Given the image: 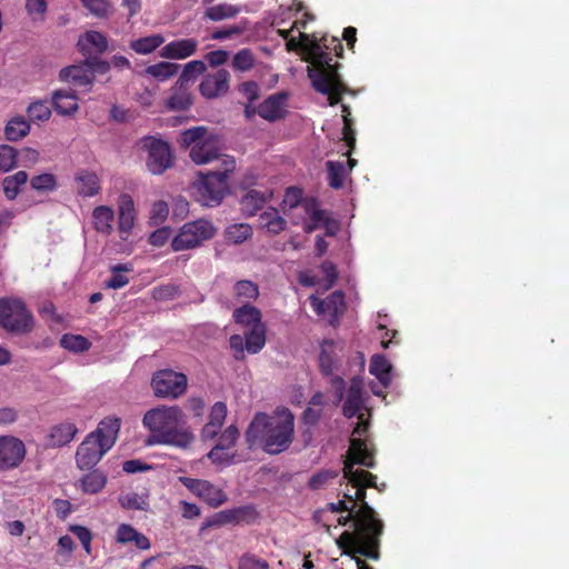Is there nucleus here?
<instances>
[{"instance_id":"1","label":"nucleus","mask_w":569,"mask_h":569,"mask_svg":"<svg viewBox=\"0 0 569 569\" xmlns=\"http://www.w3.org/2000/svg\"><path fill=\"white\" fill-rule=\"evenodd\" d=\"M343 477L356 488L355 496L345 495V497L352 502L351 508L356 510L357 531H343L339 539L347 545L350 552L378 560L383 523L366 501V489L377 487V476L363 469H352V466L347 465L343 467Z\"/></svg>"},{"instance_id":"2","label":"nucleus","mask_w":569,"mask_h":569,"mask_svg":"<svg viewBox=\"0 0 569 569\" xmlns=\"http://www.w3.org/2000/svg\"><path fill=\"white\" fill-rule=\"evenodd\" d=\"M300 38L306 41L305 60L310 64L307 71L312 87L317 92L328 97L330 106L338 104L343 93L352 92L339 73L341 64L332 62L333 56L341 58L343 54L341 40L337 37L325 36L318 41L302 32Z\"/></svg>"},{"instance_id":"3","label":"nucleus","mask_w":569,"mask_h":569,"mask_svg":"<svg viewBox=\"0 0 569 569\" xmlns=\"http://www.w3.org/2000/svg\"><path fill=\"white\" fill-rule=\"evenodd\" d=\"M189 156L197 164L219 161L217 170L198 172L191 190L196 200L204 207H218L230 192L228 177L236 169L233 157L221 153L214 144H192Z\"/></svg>"},{"instance_id":"4","label":"nucleus","mask_w":569,"mask_h":569,"mask_svg":"<svg viewBox=\"0 0 569 569\" xmlns=\"http://www.w3.org/2000/svg\"><path fill=\"white\" fill-rule=\"evenodd\" d=\"M244 439L249 449L261 448L268 455H280L295 439V416L287 407H278L272 415L257 412Z\"/></svg>"},{"instance_id":"5","label":"nucleus","mask_w":569,"mask_h":569,"mask_svg":"<svg viewBox=\"0 0 569 569\" xmlns=\"http://www.w3.org/2000/svg\"><path fill=\"white\" fill-rule=\"evenodd\" d=\"M150 435L147 445H168L187 449L194 436L186 426V415L178 406H159L148 410L142 419Z\"/></svg>"},{"instance_id":"6","label":"nucleus","mask_w":569,"mask_h":569,"mask_svg":"<svg viewBox=\"0 0 569 569\" xmlns=\"http://www.w3.org/2000/svg\"><path fill=\"white\" fill-rule=\"evenodd\" d=\"M121 427L116 417L102 419L97 429L86 436L76 452V463L80 470L92 469L114 446Z\"/></svg>"},{"instance_id":"7","label":"nucleus","mask_w":569,"mask_h":569,"mask_svg":"<svg viewBox=\"0 0 569 569\" xmlns=\"http://www.w3.org/2000/svg\"><path fill=\"white\" fill-rule=\"evenodd\" d=\"M0 326L11 333L27 335L34 327V318L21 299L0 298Z\"/></svg>"},{"instance_id":"8","label":"nucleus","mask_w":569,"mask_h":569,"mask_svg":"<svg viewBox=\"0 0 569 569\" xmlns=\"http://www.w3.org/2000/svg\"><path fill=\"white\" fill-rule=\"evenodd\" d=\"M217 229L211 221L207 219H198L186 222L176 237L171 240L173 251H183L197 248L203 241L210 240L216 236Z\"/></svg>"},{"instance_id":"9","label":"nucleus","mask_w":569,"mask_h":569,"mask_svg":"<svg viewBox=\"0 0 569 569\" xmlns=\"http://www.w3.org/2000/svg\"><path fill=\"white\" fill-rule=\"evenodd\" d=\"M187 385V376L172 369L158 370L151 378V387L158 398L177 399L186 392Z\"/></svg>"},{"instance_id":"10","label":"nucleus","mask_w":569,"mask_h":569,"mask_svg":"<svg viewBox=\"0 0 569 569\" xmlns=\"http://www.w3.org/2000/svg\"><path fill=\"white\" fill-rule=\"evenodd\" d=\"M178 480L211 508H218L228 500L227 493L208 480L186 476H180Z\"/></svg>"},{"instance_id":"11","label":"nucleus","mask_w":569,"mask_h":569,"mask_svg":"<svg viewBox=\"0 0 569 569\" xmlns=\"http://www.w3.org/2000/svg\"><path fill=\"white\" fill-rule=\"evenodd\" d=\"M26 446L13 436H0V471L18 468L26 458Z\"/></svg>"},{"instance_id":"12","label":"nucleus","mask_w":569,"mask_h":569,"mask_svg":"<svg viewBox=\"0 0 569 569\" xmlns=\"http://www.w3.org/2000/svg\"><path fill=\"white\" fill-rule=\"evenodd\" d=\"M230 89V73L226 69H219L203 77L199 84V92L206 99H216L224 96Z\"/></svg>"},{"instance_id":"13","label":"nucleus","mask_w":569,"mask_h":569,"mask_svg":"<svg viewBox=\"0 0 569 569\" xmlns=\"http://www.w3.org/2000/svg\"><path fill=\"white\" fill-rule=\"evenodd\" d=\"M59 80L78 88L90 89L96 80L93 70L87 60L64 67L59 72Z\"/></svg>"},{"instance_id":"14","label":"nucleus","mask_w":569,"mask_h":569,"mask_svg":"<svg viewBox=\"0 0 569 569\" xmlns=\"http://www.w3.org/2000/svg\"><path fill=\"white\" fill-rule=\"evenodd\" d=\"M287 100L288 93L277 92L262 101L258 106L257 111H250L249 108H246V113L247 116H250V113L252 114L253 112H257L262 119L276 121L284 118L287 113Z\"/></svg>"},{"instance_id":"15","label":"nucleus","mask_w":569,"mask_h":569,"mask_svg":"<svg viewBox=\"0 0 569 569\" xmlns=\"http://www.w3.org/2000/svg\"><path fill=\"white\" fill-rule=\"evenodd\" d=\"M148 148L147 167L152 174H161L173 166L170 144H144Z\"/></svg>"},{"instance_id":"16","label":"nucleus","mask_w":569,"mask_h":569,"mask_svg":"<svg viewBox=\"0 0 569 569\" xmlns=\"http://www.w3.org/2000/svg\"><path fill=\"white\" fill-rule=\"evenodd\" d=\"M345 156H347V160L342 161H332L329 160L326 162L327 172H328V184L330 188L335 190H339L343 188L345 180L349 172L357 164V160L352 159L351 150H348Z\"/></svg>"},{"instance_id":"17","label":"nucleus","mask_w":569,"mask_h":569,"mask_svg":"<svg viewBox=\"0 0 569 569\" xmlns=\"http://www.w3.org/2000/svg\"><path fill=\"white\" fill-rule=\"evenodd\" d=\"M198 46L199 42L194 38L178 39L163 46L159 54L169 60H182L193 56Z\"/></svg>"},{"instance_id":"18","label":"nucleus","mask_w":569,"mask_h":569,"mask_svg":"<svg viewBox=\"0 0 569 569\" xmlns=\"http://www.w3.org/2000/svg\"><path fill=\"white\" fill-rule=\"evenodd\" d=\"M348 452L349 456L345 461L343 467L347 465L352 466V469H355V465H361L367 468L375 467L373 452L368 448L365 439L356 437L351 438Z\"/></svg>"},{"instance_id":"19","label":"nucleus","mask_w":569,"mask_h":569,"mask_svg":"<svg viewBox=\"0 0 569 569\" xmlns=\"http://www.w3.org/2000/svg\"><path fill=\"white\" fill-rule=\"evenodd\" d=\"M77 433L78 428L73 422H60L50 428L49 433L46 436V446L49 448L63 447L70 443Z\"/></svg>"},{"instance_id":"20","label":"nucleus","mask_w":569,"mask_h":569,"mask_svg":"<svg viewBox=\"0 0 569 569\" xmlns=\"http://www.w3.org/2000/svg\"><path fill=\"white\" fill-rule=\"evenodd\" d=\"M363 409V393H362V381L358 378H353L350 382L346 401L342 406V413L346 418H353L359 413H362Z\"/></svg>"},{"instance_id":"21","label":"nucleus","mask_w":569,"mask_h":569,"mask_svg":"<svg viewBox=\"0 0 569 569\" xmlns=\"http://www.w3.org/2000/svg\"><path fill=\"white\" fill-rule=\"evenodd\" d=\"M136 210L131 196L123 193L119 199L118 229L122 239L131 232L134 226Z\"/></svg>"},{"instance_id":"22","label":"nucleus","mask_w":569,"mask_h":569,"mask_svg":"<svg viewBox=\"0 0 569 569\" xmlns=\"http://www.w3.org/2000/svg\"><path fill=\"white\" fill-rule=\"evenodd\" d=\"M116 541L120 545L133 543L139 550H148L151 547L149 538L128 523L118 526Z\"/></svg>"},{"instance_id":"23","label":"nucleus","mask_w":569,"mask_h":569,"mask_svg":"<svg viewBox=\"0 0 569 569\" xmlns=\"http://www.w3.org/2000/svg\"><path fill=\"white\" fill-rule=\"evenodd\" d=\"M193 104V98L190 88L182 86L178 88L176 82L171 89L168 98L164 101V107L169 111H184Z\"/></svg>"},{"instance_id":"24","label":"nucleus","mask_w":569,"mask_h":569,"mask_svg":"<svg viewBox=\"0 0 569 569\" xmlns=\"http://www.w3.org/2000/svg\"><path fill=\"white\" fill-rule=\"evenodd\" d=\"M227 411V405L222 401H218L211 407L209 421L202 428L203 439H213L218 435L226 420Z\"/></svg>"},{"instance_id":"25","label":"nucleus","mask_w":569,"mask_h":569,"mask_svg":"<svg viewBox=\"0 0 569 569\" xmlns=\"http://www.w3.org/2000/svg\"><path fill=\"white\" fill-rule=\"evenodd\" d=\"M232 319L236 323L250 327V329L258 326H266L262 322L261 311L251 303H243L241 307L236 308L232 312Z\"/></svg>"},{"instance_id":"26","label":"nucleus","mask_w":569,"mask_h":569,"mask_svg":"<svg viewBox=\"0 0 569 569\" xmlns=\"http://www.w3.org/2000/svg\"><path fill=\"white\" fill-rule=\"evenodd\" d=\"M52 107L59 114L70 116L79 109L77 94L72 90H56Z\"/></svg>"},{"instance_id":"27","label":"nucleus","mask_w":569,"mask_h":569,"mask_svg":"<svg viewBox=\"0 0 569 569\" xmlns=\"http://www.w3.org/2000/svg\"><path fill=\"white\" fill-rule=\"evenodd\" d=\"M258 512L252 505L236 507L221 511L224 525L253 523L258 519Z\"/></svg>"},{"instance_id":"28","label":"nucleus","mask_w":569,"mask_h":569,"mask_svg":"<svg viewBox=\"0 0 569 569\" xmlns=\"http://www.w3.org/2000/svg\"><path fill=\"white\" fill-rule=\"evenodd\" d=\"M271 196V192H261L256 189H249L240 200L241 210L248 216H254L263 208Z\"/></svg>"},{"instance_id":"29","label":"nucleus","mask_w":569,"mask_h":569,"mask_svg":"<svg viewBox=\"0 0 569 569\" xmlns=\"http://www.w3.org/2000/svg\"><path fill=\"white\" fill-rule=\"evenodd\" d=\"M180 66L174 62L160 61L158 63L148 66L142 74L152 78L159 82H164L171 79L179 71Z\"/></svg>"},{"instance_id":"30","label":"nucleus","mask_w":569,"mask_h":569,"mask_svg":"<svg viewBox=\"0 0 569 569\" xmlns=\"http://www.w3.org/2000/svg\"><path fill=\"white\" fill-rule=\"evenodd\" d=\"M259 224L262 229H266L268 232L272 234H278L284 230L287 221L284 218L280 216L279 211L276 208L269 207L259 216Z\"/></svg>"},{"instance_id":"31","label":"nucleus","mask_w":569,"mask_h":569,"mask_svg":"<svg viewBox=\"0 0 569 569\" xmlns=\"http://www.w3.org/2000/svg\"><path fill=\"white\" fill-rule=\"evenodd\" d=\"M92 220L98 232L110 234L113 230L114 212L108 206H98L93 209Z\"/></svg>"},{"instance_id":"32","label":"nucleus","mask_w":569,"mask_h":569,"mask_svg":"<svg viewBox=\"0 0 569 569\" xmlns=\"http://www.w3.org/2000/svg\"><path fill=\"white\" fill-rule=\"evenodd\" d=\"M369 372L373 375L383 387L391 382V365L383 355H375L370 360Z\"/></svg>"},{"instance_id":"33","label":"nucleus","mask_w":569,"mask_h":569,"mask_svg":"<svg viewBox=\"0 0 569 569\" xmlns=\"http://www.w3.org/2000/svg\"><path fill=\"white\" fill-rule=\"evenodd\" d=\"M77 189L83 197H92L100 190V181L96 173L81 171L76 176Z\"/></svg>"},{"instance_id":"34","label":"nucleus","mask_w":569,"mask_h":569,"mask_svg":"<svg viewBox=\"0 0 569 569\" xmlns=\"http://www.w3.org/2000/svg\"><path fill=\"white\" fill-rule=\"evenodd\" d=\"M207 70L206 63L201 60H192L184 64L182 72L178 80V88L186 86L188 88L196 81V79L203 74Z\"/></svg>"},{"instance_id":"35","label":"nucleus","mask_w":569,"mask_h":569,"mask_svg":"<svg viewBox=\"0 0 569 569\" xmlns=\"http://www.w3.org/2000/svg\"><path fill=\"white\" fill-rule=\"evenodd\" d=\"M163 42V36L157 33L132 40L129 47L138 54H149L161 47Z\"/></svg>"},{"instance_id":"36","label":"nucleus","mask_w":569,"mask_h":569,"mask_svg":"<svg viewBox=\"0 0 569 569\" xmlns=\"http://www.w3.org/2000/svg\"><path fill=\"white\" fill-rule=\"evenodd\" d=\"M266 326H258L256 328H251L243 336L246 339V349L249 353L256 355L260 352L266 345Z\"/></svg>"},{"instance_id":"37","label":"nucleus","mask_w":569,"mask_h":569,"mask_svg":"<svg viewBox=\"0 0 569 569\" xmlns=\"http://www.w3.org/2000/svg\"><path fill=\"white\" fill-rule=\"evenodd\" d=\"M28 181V174L26 171H18L12 176H8L2 180V187L4 196L8 200H14L20 188Z\"/></svg>"},{"instance_id":"38","label":"nucleus","mask_w":569,"mask_h":569,"mask_svg":"<svg viewBox=\"0 0 569 569\" xmlns=\"http://www.w3.org/2000/svg\"><path fill=\"white\" fill-rule=\"evenodd\" d=\"M30 131V123L23 117H14L8 121L4 134L9 141H18L24 138Z\"/></svg>"},{"instance_id":"39","label":"nucleus","mask_w":569,"mask_h":569,"mask_svg":"<svg viewBox=\"0 0 569 569\" xmlns=\"http://www.w3.org/2000/svg\"><path fill=\"white\" fill-rule=\"evenodd\" d=\"M106 483L107 477L99 470H93L84 475L80 480L82 491L90 495L100 492Z\"/></svg>"},{"instance_id":"40","label":"nucleus","mask_w":569,"mask_h":569,"mask_svg":"<svg viewBox=\"0 0 569 569\" xmlns=\"http://www.w3.org/2000/svg\"><path fill=\"white\" fill-rule=\"evenodd\" d=\"M236 298L243 303H251L259 297V287L251 280H239L233 287Z\"/></svg>"},{"instance_id":"41","label":"nucleus","mask_w":569,"mask_h":569,"mask_svg":"<svg viewBox=\"0 0 569 569\" xmlns=\"http://www.w3.org/2000/svg\"><path fill=\"white\" fill-rule=\"evenodd\" d=\"M252 228L249 223H233L226 228L224 239L233 244H240L252 237Z\"/></svg>"},{"instance_id":"42","label":"nucleus","mask_w":569,"mask_h":569,"mask_svg":"<svg viewBox=\"0 0 569 569\" xmlns=\"http://www.w3.org/2000/svg\"><path fill=\"white\" fill-rule=\"evenodd\" d=\"M178 142H217V139L208 127L197 126L184 130Z\"/></svg>"},{"instance_id":"43","label":"nucleus","mask_w":569,"mask_h":569,"mask_svg":"<svg viewBox=\"0 0 569 569\" xmlns=\"http://www.w3.org/2000/svg\"><path fill=\"white\" fill-rule=\"evenodd\" d=\"M133 270L132 264L130 263H119L112 266L110 271L112 276L109 280L106 281L104 287L109 289H121L129 283V278L122 272H131Z\"/></svg>"},{"instance_id":"44","label":"nucleus","mask_w":569,"mask_h":569,"mask_svg":"<svg viewBox=\"0 0 569 569\" xmlns=\"http://www.w3.org/2000/svg\"><path fill=\"white\" fill-rule=\"evenodd\" d=\"M60 346L72 352H83L90 349L91 342L81 335L64 333L60 338Z\"/></svg>"},{"instance_id":"45","label":"nucleus","mask_w":569,"mask_h":569,"mask_svg":"<svg viewBox=\"0 0 569 569\" xmlns=\"http://www.w3.org/2000/svg\"><path fill=\"white\" fill-rule=\"evenodd\" d=\"M239 13V9L232 4L220 3L209 7L204 16L211 21H221L224 19L234 18Z\"/></svg>"},{"instance_id":"46","label":"nucleus","mask_w":569,"mask_h":569,"mask_svg":"<svg viewBox=\"0 0 569 569\" xmlns=\"http://www.w3.org/2000/svg\"><path fill=\"white\" fill-rule=\"evenodd\" d=\"M86 43L93 47L98 53H103L108 49L107 37L99 31H88L84 37L79 40L78 46L81 51L84 50Z\"/></svg>"},{"instance_id":"47","label":"nucleus","mask_w":569,"mask_h":569,"mask_svg":"<svg viewBox=\"0 0 569 569\" xmlns=\"http://www.w3.org/2000/svg\"><path fill=\"white\" fill-rule=\"evenodd\" d=\"M256 59L248 48L239 50L232 58L231 67L239 72H247L254 67Z\"/></svg>"},{"instance_id":"48","label":"nucleus","mask_w":569,"mask_h":569,"mask_svg":"<svg viewBox=\"0 0 569 569\" xmlns=\"http://www.w3.org/2000/svg\"><path fill=\"white\" fill-rule=\"evenodd\" d=\"M27 114L31 121L44 122L51 117V109L47 101L39 100L28 107Z\"/></svg>"},{"instance_id":"49","label":"nucleus","mask_w":569,"mask_h":569,"mask_svg":"<svg viewBox=\"0 0 569 569\" xmlns=\"http://www.w3.org/2000/svg\"><path fill=\"white\" fill-rule=\"evenodd\" d=\"M327 313L338 318L345 312L346 302L342 291H335L326 298Z\"/></svg>"},{"instance_id":"50","label":"nucleus","mask_w":569,"mask_h":569,"mask_svg":"<svg viewBox=\"0 0 569 569\" xmlns=\"http://www.w3.org/2000/svg\"><path fill=\"white\" fill-rule=\"evenodd\" d=\"M118 501L127 510H147L149 507L148 501L136 492L120 495Z\"/></svg>"},{"instance_id":"51","label":"nucleus","mask_w":569,"mask_h":569,"mask_svg":"<svg viewBox=\"0 0 569 569\" xmlns=\"http://www.w3.org/2000/svg\"><path fill=\"white\" fill-rule=\"evenodd\" d=\"M18 152L11 144H0V171L8 172L17 166Z\"/></svg>"},{"instance_id":"52","label":"nucleus","mask_w":569,"mask_h":569,"mask_svg":"<svg viewBox=\"0 0 569 569\" xmlns=\"http://www.w3.org/2000/svg\"><path fill=\"white\" fill-rule=\"evenodd\" d=\"M238 569H270V566L267 560L246 552L239 558Z\"/></svg>"},{"instance_id":"53","label":"nucleus","mask_w":569,"mask_h":569,"mask_svg":"<svg viewBox=\"0 0 569 569\" xmlns=\"http://www.w3.org/2000/svg\"><path fill=\"white\" fill-rule=\"evenodd\" d=\"M30 184L37 191H52L57 188L56 177L51 173H42L31 178Z\"/></svg>"},{"instance_id":"54","label":"nucleus","mask_w":569,"mask_h":569,"mask_svg":"<svg viewBox=\"0 0 569 569\" xmlns=\"http://www.w3.org/2000/svg\"><path fill=\"white\" fill-rule=\"evenodd\" d=\"M350 116V107L347 104H342L343 138L341 139V142L346 143L356 142V131L353 129V121Z\"/></svg>"},{"instance_id":"55","label":"nucleus","mask_w":569,"mask_h":569,"mask_svg":"<svg viewBox=\"0 0 569 569\" xmlns=\"http://www.w3.org/2000/svg\"><path fill=\"white\" fill-rule=\"evenodd\" d=\"M81 2L98 18H107L110 14V3L107 0H81Z\"/></svg>"},{"instance_id":"56","label":"nucleus","mask_w":569,"mask_h":569,"mask_svg":"<svg viewBox=\"0 0 569 569\" xmlns=\"http://www.w3.org/2000/svg\"><path fill=\"white\" fill-rule=\"evenodd\" d=\"M338 477V472L333 470H321L315 475L311 476V478L308 481V487L312 490H319L325 485L328 483V481L335 479Z\"/></svg>"},{"instance_id":"57","label":"nucleus","mask_w":569,"mask_h":569,"mask_svg":"<svg viewBox=\"0 0 569 569\" xmlns=\"http://www.w3.org/2000/svg\"><path fill=\"white\" fill-rule=\"evenodd\" d=\"M239 438V430L236 426H229L219 437L216 446L222 449H230L233 447Z\"/></svg>"},{"instance_id":"58","label":"nucleus","mask_w":569,"mask_h":569,"mask_svg":"<svg viewBox=\"0 0 569 569\" xmlns=\"http://www.w3.org/2000/svg\"><path fill=\"white\" fill-rule=\"evenodd\" d=\"M230 349L232 350V356L237 361H243L246 359L244 351L246 349V339L244 336L241 335H232L229 338Z\"/></svg>"},{"instance_id":"59","label":"nucleus","mask_w":569,"mask_h":569,"mask_svg":"<svg viewBox=\"0 0 569 569\" xmlns=\"http://www.w3.org/2000/svg\"><path fill=\"white\" fill-rule=\"evenodd\" d=\"M70 531L79 539L86 552L90 555L92 541L91 531L87 527L80 525L71 526Z\"/></svg>"},{"instance_id":"60","label":"nucleus","mask_w":569,"mask_h":569,"mask_svg":"<svg viewBox=\"0 0 569 569\" xmlns=\"http://www.w3.org/2000/svg\"><path fill=\"white\" fill-rule=\"evenodd\" d=\"M305 210L307 214L310 217L313 224L307 226L306 231L310 232L318 227L320 222L325 221V211L316 208L315 203L306 202L303 203Z\"/></svg>"},{"instance_id":"61","label":"nucleus","mask_w":569,"mask_h":569,"mask_svg":"<svg viewBox=\"0 0 569 569\" xmlns=\"http://www.w3.org/2000/svg\"><path fill=\"white\" fill-rule=\"evenodd\" d=\"M319 368L323 376L330 377L333 375L336 368V360L333 355L322 349L319 355Z\"/></svg>"},{"instance_id":"62","label":"nucleus","mask_w":569,"mask_h":569,"mask_svg":"<svg viewBox=\"0 0 569 569\" xmlns=\"http://www.w3.org/2000/svg\"><path fill=\"white\" fill-rule=\"evenodd\" d=\"M26 9L32 20H42L47 11L46 0H27Z\"/></svg>"},{"instance_id":"63","label":"nucleus","mask_w":569,"mask_h":569,"mask_svg":"<svg viewBox=\"0 0 569 569\" xmlns=\"http://www.w3.org/2000/svg\"><path fill=\"white\" fill-rule=\"evenodd\" d=\"M208 458L216 465L230 463L234 455L228 453L227 449L214 446L208 453Z\"/></svg>"},{"instance_id":"64","label":"nucleus","mask_w":569,"mask_h":569,"mask_svg":"<svg viewBox=\"0 0 569 569\" xmlns=\"http://www.w3.org/2000/svg\"><path fill=\"white\" fill-rule=\"evenodd\" d=\"M181 517L187 520L197 519L201 516V509L198 505L193 502H189L186 500H181L179 502Z\"/></svg>"}]
</instances>
